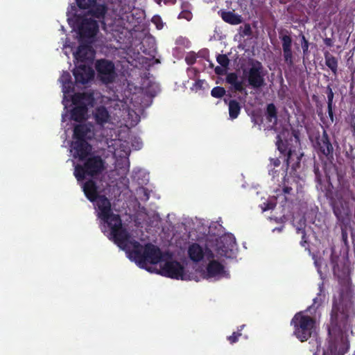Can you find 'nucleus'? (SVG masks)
<instances>
[{"label":"nucleus","mask_w":355,"mask_h":355,"mask_svg":"<svg viewBox=\"0 0 355 355\" xmlns=\"http://www.w3.org/2000/svg\"><path fill=\"white\" fill-rule=\"evenodd\" d=\"M94 202L98 209V218L110 228L111 239L114 243L118 247H124L130 237V233L123 226L120 216L112 212L110 200L105 196L101 195Z\"/></svg>","instance_id":"f257e3e1"},{"label":"nucleus","mask_w":355,"mask_h":355,"mask_svg":"<svg viewBox=\"0 0 355 355\" xmlns=\"http://www.w3.org/2000/svg\"><path fill=\"white\" fill-rule=\"evenodd\" d=\"M119 248L128 252L130 257H133L135 262L141 268H145L148 263L157 264L163 257L162 252L157 246L150 243L143 246L139 242L132 239L130 234L124 247Z\"/></svg>","instance_id":"f03ea898"},{"label":"nucleus","mask_w":355,"mask_h":355,"mask_svg":"<svg viewBox=\"0 0 355 355\" xmlns=\"http://www.w3.org/2000/svg\"><path fill=\"white\" fill-rule=\"evenodd\" d=\"M318 297L313 299V304L305 311L296 313L291 321V325L293 327V335L300 341L308 340L314 332L316 327L315 315H309L308 312L315 308L318 304Z\"/></svg>","instance_id":"7ed1b4c3"},{"label":"nucleus","mask_w":355,"mask_h":355,"mask_svg":"<svg viewBox=\"0 0 355 355\" xmlns=\"http://www.w3.org/2000/svg\"><path fill=\"white\" fill-rule=\"evenodd\" d=\"M83 164L75 166L73 175L78 182L86 177L96 178L105 169V162L99 155H90L85 158Z\"/></svg>","instance_id":"20e7f679"},{"label":"nucleus","mask_w":355,"mask_h":355,"mask_svg":"<svg viewBox=\"0 0 355 355\" xmlns=\"http://www.w3.org/2000/svg\"><path fill=\"white\" fill-rule=\"evenodd\" d=\"M276 138V146L280 154L284 157L286 170L291 168L290 173L295 175L300 167L301 159L304 154L296 150L288 140H283L280 135H277Z\"/></svg>","instance_id":"39448f33"},{"label":"nucleus","mask_w":355,"mask_h":355,"mask_svg":"<svg viewBox=\"0 0 355 355\" xmlns=\"http://www.w3.org/2000/svg\"><path fill=\"white\" fill-rule=\"evenodd\" d=\"M248 68L244 70V75L248 85L254 89H259L266 85V71L262 63L257 60L251 59L248 62Z\"/></svg>","instance_id":"423d86ee"},{"label":"nucleus","mask_w":355,"mask_h":355,"mask_svg":"<svg viewBox=\"0 0 355 355\" xmlns=\"http://www.w3.org/2000/svg\"><path fill=\"white\" fill-rule=\"evenodd\" d=\"M79 42H92L99 31L96 20L86 17L77 19Z\"/></svg>","instance_id":"0eeeda50"},{"label":"nucleus","mask_w":355,"mask_h":355,"mask_svg":"<svg viewBox=\"0 0 355 355\" xmlns=\"http://www.w3.org/2000/svg\"><path fill=\"white\" fill-rule=\"evenodd\" d=\"M313 148L318 156H324L328 160L334 159V148L327 130L323 128L322 132L315 136Z\"/></svg>","instance_id":"6e6552de"},{"label":"nucleus","mask_w":355,"mask_h":355,"mask_svg":"<svg viewBox=\"0 0 355 355\" xmlns=\"http://www.w3.org/2000/svg\"><path fill=\"white\" fill-rule=\"evenodd\" d=\"M91 95L86 93H76L72 97V103L74 107L71 111V119L81 122L85 119V115L87 112L86 101L89 99Z\"/></svg>","instance_id":"1a4fd4ad"},{"label":"nucleus","mask_w":355,"mask_h":355,"mask_svg":"<svg viewBox=\"0 0 355 355\" xmlns=\"http://www.w3.org/2000/svg\"><path fill=\"white\" fill-rule=\"evenodd\" d=\"M95 67L98 78L103 83L107 85L115 80L116 73L112 61L106 59L98 60Z\"/></svg>","instance_id":"9d476101"},{"label":"nucleus","mask_w":355,"mask_h":355,"mask_svg":"<svg viewBox=\"0 0 355 355\" xmlns=\"http://www.w3.org/2000/svg\"><path fill=\"white\" fill-rule=\"evenodd\" d=\"M279 37L282 42L284 61L288 67H292L294 64L295 57L291 32L286 29H281L279 31Z\"/></svg>","instance_id":"9b49d317"},{"label":"nucleus","mask_w":355,"mask_h":355,"mask_svg":"<svg viewBox=\"0 0 355 355\" xmlns=\"http://www.w3.org/2000/svg\"><path fill=\"white\" fill-rule=\"evenodd\" d=\"M159 273L164 277L185 280L184 267L178 261H166L161 266Z\"/></svg>","instance_id":"f8f14e48"},{"label":"nucleus","mask_w":355,"mask_h":355,"mask_svg":"<svg viewBox=\"0 0 355 355\" xmlns=\"http://www.w3.org/2000/svg\"><path fill=\"white\" fill-rule=\"evenodd\" d=\"M236 245L235 237L231 234H225L216 239L215 250L220 257L228 258L231 257L233 248Z\"/></svg>","instance_id":"ddd939ff"},{"label":"nucleus","mask_w":355,"mask_h":355,"mask_svg":"<svg viewBox=\"0 0 355 355\" xmlns=\"http://www.w3.org/2000/svg\"><path fill=\"white\" fill-rule=\"evenodd\" d=\"M71 152L74 158L83 161L88 157L91 151L92 146L85 140H75L71 144Z\"/></svg>","instance_id":"4468645a"},{"label":"nucleus","mask_w":355,"mask_h":355,"mask_svg":"<svg viewBox=\"0 0 355 355\" xmlns=\"http://www.w3.org/2000/svg\"><path fill=\"white\" fill-rule=\"evenodd\" d=\"M92 42H80L76 51L73 53L74 58L78 62H85L90 61L94 56V51L91 43Z\"/></svg>","instance_id":"2eb2a0df"},{"label":"nucleus","mask_w":355,"mask_h":355,"mask_svg":"<svg viewBox=\"0 0 355 355\" xmlns=\"http://www.w3.org/2000/svg\"><path fill=\"white\" fill-rule=\"evenodd\" d=\"M73 74L76 83L84 85L93 78L94 73L90 67L80 64L73 69Z\"/></svg>","instance_id":"dca6fc26"},{"label":"nucleus","mask_w":355,"mask_h":355,"mask_svg":"<svg viewBox=\"0 0 355 355\" xmlns=\"http://www.w3.org/2000/svg\"><path fill=\"white\" fill-rule=\"evenodd\" d=\"M83 190L86 198L92 202H94L101 196L98 194V186L93 180L86 181L83 185Z\"/></svg>","instance_id":"f3484780"},{"label":"nucleus","mask_w":355,"mask_h":355,"mask_svg":"<svg viewBox=\"0 0 355 355\" xmlns=\"http://www.w3.org/2000/svg\"><path fill=\"white\" fill-rule=\"evenodd\" d=\"M94 119L97 125L104 126V125L110 121V114L107 109L100 105L95 108L94 111Z\"/></svg>","instance_id":"a211bd4d"},{"label":"nucleus","mask_w":355,"mask_h":355,"mask_svg":"<svg viewBox=\"0 0 355 355\" xmlns=\"http://www.w3.org/2000/svg\"><path fill=\"white\" fill-rule=\"evenodd\" d=\"M92 137V130L87 124H78L73 129V139L75 140L91 139Z\"/></svg>","instance_id":"6ab92c4d"},{"label":"nucleus","mask_w":355,"mask_h":355,"mask_svg":"<svg viewBox=\"0 0 355 355\" xmlns=\"http://www.w3.org/2000/svg\"><path fill=\"white\" fill-rule=\"evenodd\" d=\"M88 14L94 18L98 19L101 21H103L105 15L107 12V7L105 4L97 3L96 1L91 5L88 8Z\"/></svg>","instance_id":"aec40b11"},{"label":"nucleus","mask_w":355,"mask_h":355,"mask_svg":"<svg viewBox=\"0 0 355 355\" xmlns=\"http://www.w3.org/2000/svg\"><path fill=\"white\" fill-rule=\"evenodd\" d=\"M188 255L191 260L197 263L203 259L205 252L198 243H194L189 245L188 248Z\"/></svg>","instance_id":"412c9836"},{"label":"nucleus","mask_w":355,"mask_h":355,"mask_svg":"<svg viewBox=\"0 0 355 355\" xmlns=\"http://www.w3.org/2000/svg\"><path fill=\"white\" fill-rule=\"evenodd\" d=\"M225 272L223 265L216 260H211L207 264V272L209 277L222 275Z\"/></svg>","instance_id":"4be33fe9"},{"label":"nucleus","mask_w":355,"mask_h":355,"mask_svg":"<svg viewBox=\"0 0 355 355\" xmlns=\"http://www.w3.org/2000/svg\"><path fill=\"white\" fill-rule=\"evenodd\" d=\"M224 102L225 104L228 105L230 118L232 120L236 119L241 112V104L236 100L234 99L228 101L225 98Z\"/></svg>","instance_id":"5701e85b"},{"label":"nucleus","mask_w":355,"mask_h":355,"mask_svg":"<svg viewBox=\"0 0 355 355\" xmlns=\"http://www.w3.org/2000/svg\"><path fill=\"white\" fill-rule=\"evenodd\" d=\"M220 17L224 21L231 25H238L243 21L241 15L232 11H221Z\"/></svg>","instance_id":"b1692460"},{"label":"nucleus","mask_w":355,"mask_h":355,"mask_svg":"<svg viewBox=\"0 0 355 355\" xmlns=\"http://www.w3.org/2000/svg\"><path fill=\"white\" fill-rule=\"evenodd\" d=\"M338 312L339 309L337 306L334 305L331 311L330 324L327 327L328 333L331 334L332 331L336 330L340 327L338 324Z\"/></svg>","instance_id":"393cba45"},{"label":"nucleus","mask_w":355,"mask_h":355,"mask_svg":"<svg viewBox=\"0 0 355 355\" xmlns=\"http://www.w3.org/2000/svg\"><path fill=\"white\" fill-rule=\"evenodd\" d=\"M325 64L331 71L334 75L336 76L338 73V59L331 55L329 51L324 53Z\"/></svg>","instance_id":"a878e982"},{"label":"nucleus","mask_w":355,"mask_h":355,"mask_svg":"<svg viewBox=\"0 0 355 355\" xmlns=\"http://www.w3.org/2000/svg\"><path fill=\"white\" fill-rule=\"evenodd\" d=\"M277 109L274 103H269L266 106L265 115L268 122H272L274 125L277 123Z\"/></svg>","instance_id":"bb28decb"},{"label":"nucleus","mask_w":355,"mask_h":355,"mask_svg":"<svg viewBox=\"0 0 355 355\" xmlns=\"http://www.w3.org/2000/svg\"><path fill=\"white\" fill-rule=\"evenodd\" d=\"M60 81L62 84L63 92L67 93L73 89V83L71 76L68 71H64L60 77Z\"/></svg>","instance_id":"cd10ccee"},{"label":"nucleus","mask_w":355,"mask_h":355,"mask_svg":"<svg viewBox=\"0 0 355 355\" xmlns=\"http://www.w3.org/2000/svg\"><path fill=\"white\" fill-rule=\"evenodd\" d=\"M327 112L329 119V122L328 123L324 116L322 111L318 112V114L320 116V121L324 124L327 127H328L330 124L333 123L334 121V105H327Z\"/></svg>","instance_id":"c85d7f7f"},{"label":"nucleus","mask_w":355,"mask_h":355,"mask_svg":"<svg viewBox=\"0 0 355 355\" xmlns=\"http://www.w3.org/2000/svg\"><path fill=\"white\" fill-rule=\"evenodd\" d=\"M226 90L224 87L216 86L211 90V95L214 98H220L225 95Z\"/></svg>","instance_id":"c756f323"},{"label":"nucleus","mask_w":355,"mask_h":355,"mask_svg":"<svg viewBox=\"0 0 355 355\" xmlns=\"http://www.w3.org/2000/svg\"><path fill=\"white\" fill-rule=\"evenodd\" d=\"M244 327H245V324L241 325L238 328V331H237L234 332L232 334V335H231V336H228L227 338V340L230 342V344H234V343H236L239 340V337L241 336V331L244 328Z\"/></svg>","instance_id":"7c9ffc66"},{"label":"nucleus","mask_w":355,"mask_h":355,"mask_svg":"<svg viewBox=\"0 0 355 355\" xmlns=\"http://www.w3.org/2000/svg\"><path fill=\"white\" fill-rule=\"evenodd\" d=\"M216 60L218 63L224 68H226L229 64H230V60L227 55L225 54H219Z\"/></svg>","instance_id":"2f4dec72"},{"label":"nucleus","mask_w":355,"mask_h":355,"mask_svg":"<svg viewBox=\"0 0 355 355\" xmlns=\"http://www.w3.org/2000/svg\"><path fill=\"white\" fill-rule=\"evenodd\" d=\"M76 1L77 6L80 9H87L89 8V6H91V5H92L93 3H94L96 1V0H76Z\"/></svg>","instance_id":"473e14b6"},{"label":"nucleus","mask_w":355,"mask_h":355,"mask_svg":"<svg viewBox=\"0 0 355 355\" xmlns=\"http://www.w3.org/2000/svg\"><path fill=\"white\" fill-rule=\"evenodd\" d=\"M326 94L327 96V105H334V94L333 92L332 88L330 85H327L326 88Z\"/></svg>","instance_id":"72a5a7b5"},{"label":"nucleus","mask_w":355,"mask_h":355,"mask_svg":"<svg viewBox=\"0 0 355 355\" xmlns=\"http://www.w3.org/2000/svg\"><path fill=\"white\" fill-rule=\"evenodd\" d=\"M282 191L286 195L291 194L293 191V188L290 185L288 178H286V177L284 178Z\"/></svg>","instance_id":"f704fd0d"},{"label":"nucleus","mask_w":355,"mask_h":355,"mask_svg":"<svg viewBox=\"0 0 355 355\" xmlns=\"http://www.w3.org/2000/svg\"><path fill=\"white\" fill-rule=\"evenodd\" d=\"M238 80V76L236 73L232 72L227 75L226 82L230 85H233Z\"/></svg>","instance_id":"c9c22d12"},{"label":"nucleus","mask_w":355,"mask_h":355,"mask_svg":"<svg viewBox=\"0 0 355 355\" xmlns=\"http://www.w3.org/2000/svg\"><path fill=\"white\" fill-rule=\"evenodd\" d=\"M301 45L304 55H306L309 51V43L304 35H302Z\"/></svg>","instance_id":"e433bc0d"},{"label":"nucleus","mask_w":355,"mask_h":355,"mask_svg":"<svg viewBox=\"0 0 355 355\" xmlns=\"http://www.w3.org/2000/svg\"><path fill=\"white\" fill-rule=\"evenodd\" d=\"M333 211L338 221L343 220V216L342 214V210L340 207L334 206L333 207Z\"/></svg>","instance_id":"4c0bfd02"},{"label":"nucleus","mask_w":355,"mask_h":355,"mask_svg":"<svg viewBox=\"0 0 355 355\" xmlns=\"http://www.w3.org/2000/svg\"><path fill=\"white\" fill-rule=\"evenodd\" d=\"M341 239L345 245H348V234L346 227H341Z\"/></svg>","instance_id":"58836bf2"},{"label":"nucleus","mask_w":355,"mask_h":355,"mask_svg":"<svg viewBox=\"0 0 355 355\" xmlns=\"http://www.w3.org/2000/svg\"><path fill=\"white\" fill-rule=\"evenodd\" d=\"M191 17H192L191 12L189 11H187V10L181 12L179 15L180 18H184V19H186L187 20H190L191 19Z\"/></svg>","instance_id":"ea45409f"},{"label":"nucleus","mask_w":355,"mask_h":355,"mask_svg":"<svg viewBox=\"0 0 355 355\" xmlns=\"http://www.w3.org/2000/svg\"><path fill=\"white\" fill-rule=\"evenodd\" d=\"M252 33V30L249 24H245L244 29L242 32L243 35H250Z\"/></svg>","instance_id":"a19ab883"},{"label":"nucleus","mask_w":355,"mask_h":355,"mask_svg":"<svg viewBox=\"0 0 355 355\" xmlns=\"http://www.w3.org/2000/svg\"><path fill=\"white\" fill-rule=\"evenodd\" d=\"M235 89V90L239 92H242L243 90V87L242 83L239 81V80L232 85Z\"/></svg>","instance_id":"79ce46f5"},{"label":"nucleus","mask_w":355,"mask_h":355,"mask_svg":"<svg viewBox=\"0 0 355 355\" xmlns=\"http://www.w3.org/2000/svg\"><path fill=\"white\" fill-rule=\"evenodd\" d=\"M204 252H205V255H206V257L208 259H214V254L210 249L207 248L205 249V251H204Z\"/></svg>","instance_id":"37998d69"},{"label":"nucleus","mask_w":355,"mask_h":355,"mask_svg":"<svg viewBox=\"0 0 355 355\" xmlns=\"http://www.w3.org/2000/svg\"><path fill=\"white\" fill-rule=\"evenodd\" d=\"M323 42L324 43V44L327 46H329V47H331L334 46V42H333V40L331 38H329V37H325L324 40H323Z\"/></svg>","instance_id":"c03bdc74"},{"label":"nucleus","mask_w":355,"mask_h":355,"mask_svg":"<svg viewBox=\"0 0 355 355\" xmlns=\"http://www.w3.org/2000/svg\"><path fill=\"white\" fill-rule=\"evenodd\" d=\"M270 163L272 164L275 167H277L281 164V162L279 158H273L270 159Z\"/></svg>","instance_id":"a18cd8bd"},{"label":"nucleus","mask_w":355,"mask_h":355,"mask_svg":"<svg viewBox=\"0 0 355 355\" xmlns=\"http://www.w3.org/2000/svg\"><path fill=\"white\" fill-rule=\"evenodd\" d=\"M215 73L217 74V75H223L224 73H225V69L222 67H219V66H217L216 68H215Z\"/></svg>","instance_id":"49530a36"},{"label":"nucleus","mask_w":355,"mask_h":355,"mask_svg":"<svg viewBox=\"0 0 355 355\" xmlns=\"http://www.w3.org/2000/svg\"><path fill=\"white\" fill-rule=\"evenodd\" d=\"M275 204L272 203V202H268L266 205V207H264L263 210L266 211V210L273 209L275 208Z\"/></svg>","instance_id":"de8ad7c7"},{"label":"nucleus","mask_w":355,"mask_h":355,"mask_svg":"<svg viewBox=\"0 0 355 355\" xmlns=\"http://www.w3.org/2000/svg\"><path fill=\"white\" fill-rule=\"evenodd\" d=\"M187 63L189 64H193L196 62V58L195 57H187L186 58Z\"/></svg>","instance_id":"09e8293b"},{"label":"nucleus","mask_w":355,"mask_h":355,"mask_svg":"<svg viewBox=\"0 0 355 355\" xmlns=\"http://www.w3.org/2000/svg\"><path fill=\"white\" fill-rule=\"evenodd\" d=\"M302 240L301 241V245L302 246H304V243H306V241L305 240V237H306V233H305V231L304 230H302Z\"/></svg>","instance_id":"8fccbe9b"},{"label":"nucleus","mask_w":355,"mask_h":355,"mask_svg":"<svg viewBox=\"0 0 355 355\" xmlns=\"http://www.w3.org/2000/svg\"><path fill=\"white\" fill-rule=\"evenodd\" d=\"M323 355H337V354H333V353H331V352H329H329H324V354H323Z\"/></svg>","instance_id":"3c124183"},{"label":"nucleus","mask_w":355,"mask_h":355,"mask_svg":"<svg viewBox=\"0 0 355 355\" xmlns=\"http://www.w3.org/2000/svg\"><path fill=\"white\" fill-rule=\"evenodd\" d=\"M141 145H142L141 142H137V147H138V148H140Z\"/></svg>","instance_id":"603ef678"},{"label":"nucleus","mask_w":355,"mask_h":355,"mask_svg":"<svg viewBox=\"0 0 355 355\" xmlns=\"http://www.w3.org/2000/svg\"><path fill=\"white\" fill-rule=\"evenodd\" d=\"M295 137L298 140V137L297 135H295Z\"/></svg>","instance_id":"864d4df0"}]
</instances>
